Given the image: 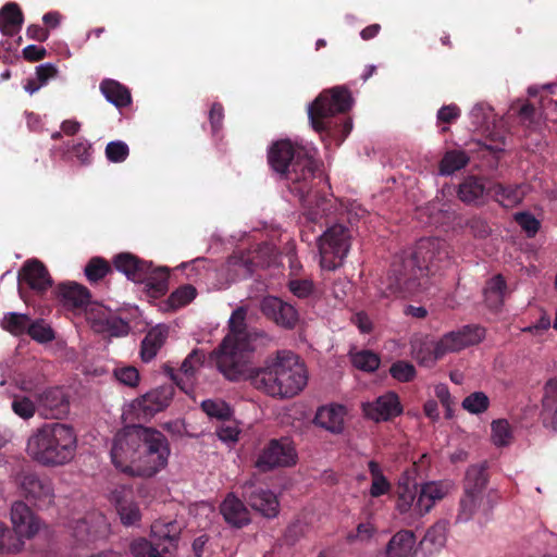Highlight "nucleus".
I'll return each mask as SVG.
<instances>
[{"label":"nucleus","mask_w":557,"mask_h":557,"mask_svg":"<svg viewBox=\"0 0 557 557\" xmlns=\"http://www.w3.org/2000/svg\"><path fill=\"white\" fill-rule=\"evenodd\" d=\"M314 153L289 139L277 140L268 150L269 165L287 182L289 191L308 209L305 218L312 223L322 218L326 203L325 198L313 191L317 181L322 180L321 164Z\"/></svg>","instance_id":"f257e3e1"},{"label":"nucleus","mask_w":557,"mask_h":557,"mask_svg":"<svg viewBox=\"0 0 557 557\" xmlns=\"http://www.w3.org/2000/svg\"><path fill=\"white\" fill-rule=\"evenodd\" d=\"M166 436L151 428L131 425L114 436L111 459L115 468L132 476L151 478L168 463Z\"/></svg>","instance_id":"f03ea898"},{"label":"nucleus","mask_w":557,"mask_h":557,"mask_svg":"<svg viewBox=\"0 0 557 557\" xmlns=\"http://www.w3.org/2000/svg\"><path fill=\"white\" fill-rule=\"evenodd\" d=\"M250 380L251 385L272 397L290 398L307 385L308 374L304 362L289 350H278L275 356L267 358L263 367L247 370L242 380Z\"/></svg>","instance_id":"7ed1b4c3"},{"label":"nucleus","mask_w":557,"mask_h":557,"mask_svg":"<svg viewBox=\"0 0 557 557\" xmlns=\"http://www.w3.org/2000/svg\"><path fill=\"white\" fill-rule=\"evenodd\" d=\"M246 311L238 308L230 319V333L219 347L212 351L211 359L230 381L242 380L250 363L251 354L270 338L263 332L248 331L245 325Z\"/></svg>","instance_id":"20e7f679"},{"label":"nucleus","mask_w":557,"mask_h":557,"mask_svg":"<svg viewBox=\"0 0 557 557\" xmlns=\"http://www.w3.org/2000/svg\"><path fill=\"white\" fill-rule=\"evenodd\" d=\"M444 246L445 243L438 238H421L409 255L395 260L388 274L389 294L404 298L417 294L421 280L447 256Z\"/></svg>","instance_id":"39448f33"},{"label":"nucleus","mask_w":557,"mask_h":557,"mask_svg":"<svg viewBox=\"0 0 557 557\" xmlns=\"http://www.w3.org/2000/svg\"><path fill=\"white\" fill-rule=\"evenodd\" d=\"M77 450V435L73 426L60 423H45L27 440L26 451L44 467H61L70 463Z\"/></svg>","instance_id":"423d86ee"},{"label":"nucleus","mask_w":557,"mask_h":557,"mask_svg":"<svg viewBox=\"0 0 557 557\" xmlns=\"http://www.w3.org/2000/svg\"><path fill=\"white\" fill-rule=\"evenodd\" d=\"M352 103L354 99L347 87L324 89L308 107V119L312 128L320 134L333 133L338 126L333 119L348 112Z\"/></svg>","instance_id":"0eeeda50"},{"label":"nucleus","mask_w":557,"mask_h":557,"mask_svg":"<svg viewBox=\"0 0 557 557\" xmlns=\"http://www.w3.org/2000/svg\"><path fill=\"white\" fill-rule=\"evenodd\" d=\"M352 232L341 223L330 226L319 236L320 264L322 269L333 271L343 264L350 245Z\"/></svg>","instance_id":"6e6552de"},{"label":"nucleus","mask_w":557,"mask_h":557,"mask_svg":"<svg viewBox=\"0 0 557 557\" xmlns=\"http://www.w3.org/2000/svg\"><path fill=\"white\" fill-rule=\"evenodd\" d=\"M20 495L38 509H47L54 504V487L50 478L35 471L23 470L15 476Z\"/></svg>","instance_id":"1a4fd4ad"},{"label":"nucleus","mask_w":557,"mask_h":557,"mask_svg":"<svg viewBox=\"0 0 557 557\" xmlns=\"http://www.w3.org/2000/svg\"><path fill=\"white\" fill-rule=\"evenodd\" d=\"M499 499L500 495L495 490L487 491L485 495L462 493L455 522L467 523L475 518L480 525L487 524Z\"/></svg>","instance_id":"9d476101"},{"label":"nucleus","mask_w":557,"mask_h":557,"mask_svg":"<svg viewBox=\"0 0 557 557\" xmlns=\"http://www.w3.org/2000/svg\"><path fill=\"white\" fill-rule=\"evenodd\" d=\"M297 454L288 438L271 440L262 449L256 467L265 472L276 467H289L296 463Z\"/></svg>","instance_id":"9b49d317"},{"label":"nucleus","mask_w":557,"mask_h":557,"mask_svg":"<svg viewBox=\"0 0 557 557\" xmlns=\"http://www.w3.org/2000/svg\"><path fill=\"white\" fill-rule=\"evenodd\" d=\"M206 361V354L201 349H194L181 364L176 371L170 364L163 366V372L171 381L180 387L183 392L188 393L193 389L198 371L202 368Z\"/></svg>","instance_id":"f8f14e48"},{"label":"nucleus","mask_w":557,"mask_h":557,"mask_svg":"<svg viewBox=\"0 0 557 557\" xmlns=\"http://www.w3.org/2000/svg\"><path fill=\"white\" fill-rule=\"evenodd\" d=\"M173 384L174 383L172 382L170 384L161 385L146 393L140 398H137L133 404L137 418L147 420L168 408L175 393Z\"/></svg>","instance_id":"ddd939ff"},{"label":"nucleus","mask_w":557,"mask_h":557,"mask_svg":"<svg viewBox=\"0 0 557 557\" xmlns=\"http://www.w3.org/2000/svg\"><path fill=\"white\" fill-rule=\"evenodd\" d=\"M243 498L255 511L267 519H273L280 512L277 496L269 488L252 482H246L243 485Z\"/></svg>","instance_id":"4468645a"},{"label":"nucleus","mask_w":557,"mask_h":557,"mask_svg":"<svg viewBox=\"0 0 557 557\" xmlns=\"http://www.w3.org/2000/svg\"><path fill=\"white\" fill-rule=\"evenodd\" d=\"M110 500L114 504L123 525L135 527L139 524L141 520V511L134 499V491L131 485H116L110 492Z\"/></svg>","instance_id":"2eb2a0df"},{"label":"nucleus","mask_w":557,"mask_h":557,"mask_svg":"<svg viewBox=\"0 0 557 557\" xmlns=\"http://www.w3.org/2000/svg\"><path fill=\"white\" fill-rule=\"evenodd\" d=\"M18 293L24 299V285L36 294H44L52 286V278L46 265L37 260H27L18 272Z\"/></svg>","instance_id":"dca6fc26"},{"label":"nucleus","mask_w":557,"mask_h":557,"mask_svg":"<svg viewBox=\"0 0 557 557\" xmlns=\"http://www.w3.org/2000/svg\"><path fill=\"white\" fill-rule=\"evenodd\" d=\"M364 416L375 422L389 421L403 413L399 397L394 392L385 393L375 400L362 405Z\"/></svg>","instance_id":"f3484780"},{"label":"nucleus","mask_w":557,"mask_h":557,"mask_svg":"<svg viewBox=\"0 0 557 557\" xmlns=\"http://www.w3.org/2000/svg\"><path fill=\"white\" fill-rule=\"evenodd\" d=\"M262 313L275 324L292 330L296 326L299 315L297 310L281 298L269 296L261 302Z\"/></svg>","instance_id":"a211bd4d"},{"label":"nucleus","mask_w":557,"mask_h":557,"mask_svg":"<svg viewBox=\"0 0 557 557\" xmlns=\"http://www.w3.org/2000/svg\"><path fill=\"white\" fill-rule=\"evenodd\" d=\"M450 484L446 481H430L420 485L414 504V517L429 513L436 502L442 500L449 492Z\"/></svg>","instance_id":"6ab92c4d"},{"label":"nucleus","mask_w":557,"mask_h":557,"mask_svg":"<svg viewBox=\"0 0 557 557\" xmlns=\"http://www.w3.org/2000/svg\"><path fill=\"white\" fill-rule=\"evenodd\" d=\"M11 522L13 533L23 539L33 537L39 530L38 519L23 500H16L11 506Z\"/></svg>","instance_id":"aec40b11"},{"label":"nucleus","mask_w":557,"mask_h":557,"mask_svg":"<svg viewBox=\"0 0 557 557\" xmlns=\"http://www.w3.org/2000/svg\"><path fill=\"white\" fill-rule=\"evenodd\" d=\"M224 521L234 529H243L251 522L250 512L234 493H227L219 507Z\"/></svg>","instance_id":"412c9836"},{"label":"nucleus","mask_w":557,"mask_h":557,"mask_svg":"<svg viewBox=\"0 0 557 557\" xmlns=\"http://www.w3.org/2000/svg\"><path fill=\"white\" fill-rule=\"evenodd\" d=\"M39 407L46 418L61 419L70 410V401L61 387H50L38 397Z\"/></svg>","instance_id":"4be33fe9"},{"label":"nucleus","mask_w":557,"mask_h":557,"mask_svg":"<svg viewBox=\"0 0 557 557\" xmlns=\"http://www.w3.org/2000/svg\"><path fill=\"white\" fill-rule=\"evenodd\" d=\"M527 191L528 186L524 184L493 183L488 186L487 195L503 208L510 209L522 202Z\"/></svg>","instance_id":"5701e85b"},{"label":"nucleus","mask_w":557,"mask_h":557,"mask_svg":"<svg viewBox=\"0 0 557 557\" xmlns=\"http://www.w3.org/2000/svg\"><path fill=\"white\" fill-rule=\"evenodd\" d=\"M488 186L482 177L469 175L458 185L457 197L467 206L481 207L486 203Z\"/></svg>","instance_id":"b1692460"},{"label":"nucleus","mask_w":557,"mask_h":557,"mask_svg":"<svg viewBox=\"0 0 557 557\" xmlns=\"http://www.w3.org/2000/svg\"><path fill=\"white\" fill-rule=\"evenodd\" d=\"M91 327L96 333L110 337H121L129 333V324L116 314L100 310L90 318Z\"/></svg>","instance_id":"393cba45"},{"label":"nucleus","mask_w":557,"mask_h":557,"mask_svg":"<svg viewBox=\"0 0 557 557\" xmlns=\"http://www.w3.org/2000/svg\"><path fill=\"white\" fill-rule=\"evenodd\" d=\"M541 405L540 416L543 425L557 432V377L545 382Z\"/></svg>","instance_id":"a878e982"},{"label":"nucleus","mask_w":557,"mask_h":557,"mask_svg":"<svg viewBox=\"0 0 557 557\" xmlns=\"http://www.w3.org/2000/svg\"><path fill=\"white\" fill-rule=\"evenodd\" d=\"M508 293V285L505 277L502 274L492 276L486 281L483 288V297L486 308L494 313L502 311Z\"/></svg>","instance_id":"bb28decb"},{"label":"nucleus","mask_w":557,"mask_h":557,"mask_svg":"<svg viewBox=\"0 0 557 557\" xmlns=\"http://www.w3.org/2000/svg\"><path fill=\"white\" fill-rule=\"evenodd\" d=\"M150 263L131 252H121L113 259L114 268L117 271L124 273L128 280L138 283L146 277Z\"/></svg>","instance_id":"cd10ccee"},{"label":"nucleus","mask_w":557,"mask_h":557,"mask_svg":"<svg viewBox=\"0 0 557 557\" xmlns=\"http://www.w3.org/2000/svg\"><path fill=\"white\" fill-rule=\"evenodd\" d=\"M150 263L131 252H121L113 259L114 268L117 271L124 273L128 280L138 283L146 277Z\"/></svg>","instance_id":"c85d7f7f"},{"label":"nucleus","mask_w":557,"mask_h":557,"mask_svg":"<svg viewBox=\"0 0 557 557\" xmlns=\"http://www.w3.org/2000/svg\"><path fill=\"white\" fill-rule=\"evenodd\" d=\"M416 471V463H413L412 468L405 472L404 478L398 483L396 509L400 515L411 512V516L414 517L413 508L418 497V490L416 483L410 486L409 480L413 479Z\"/></svg>","instance_id":"c756f323"},{"label":"nucleus","mask_w":557,"mask_h":557,"mask_svg":"<svg viewBox=\"0 0 557 557\" xmlns=\"http://www.w3.org/2000/svg\"><path fill=\"white\" fill-rule=\"evenodd\" d=\"M344 406L321 407L315 413L314 423L334 434H339L344 430Z\"/></svg>","instance_id":"7c9ffc66"},{"label":"nucleus","mask_w":557,"mask_h":557,"mask_svg":"<svg viewBox=\"0 0 557 557\" xmlns=\"http://www.w3.org/2000/svg\"><path fill=\"white\" fill-rule=\"evenodd\" d=\"M487 468L485 461L470 466L466 471L462 493L485 495L488 484Z\"/></svg>","instance_id":"2f4dec72"},{"label":"nucleus","mask_w":557,"mask_h":557,"mask_svg":"<svg viewBox=\"0 0 557 557\" xmlns=\"http://www.w3.org/2000/svg\"><path fill=\"white\" fill-rule=\"evenodd\" d=\"M99 89L104 98L117 109L126 108L132 103L131 90L115 79H102Z\"/></svg>","instance_id":"473e14b6"},{"label":"nucleus","mask_w":557,"mask_h":557,"mask_svg":"<svg viewBox=\"0 0 557 557\" xmlns=\"http://www.w3.org/2000/svg\"><path fill=\"white\" fill-rule=\"evenodd\" d=\"M146 277L139 283H144L149 296L159 298L165 295L169 287L170 272L166 268H153L152 262L150 263Z\"/></svg>","instance_id":"72a5a7b5"},{"label":"nucleus","mask_w":557,"mask_h":557,"mask_svg":"<svg viewBox=\"0 0 557 557\" xmlns=\"http://www.w3.org/2000/svg\"><path fill=\"white\" fill-rule=\"evenodd\" d=\"M24 16L20 7L14 2L4 4L0 10V32L4 36H14L23 25Z\"/></svg>","instance_id":"f704fd0d"},{"label":"nucleus","mask_w":557,"mask_h":557,"mask_svg":"<svg viewBox=\"0 0 557 557\" xmlns=\"http://www.w3.org/2000/svg\"><path fill=\"white\" fill-rule=\"evenodd\" d=\"M440 343L428 339H416L411 342L412 357L424 367L433 366L444 355H440Z\"/></svg>","instance_id":"c9c22d12"},{"label":"nucleus","mask_w":557,"mask_h":557,"mask_svg":"<svg viewBox=\"0 0 557 557\" xmlns=\"http://www.w3.org/2000/svg\"><path fill=\"white\" fill-rule=\"evenodd\" d=\"M59 295L65 306L76 309L86 307L90 300L88 288L75 282L61 284Z\"/></svg>","instance_id":"e433bc0d"},{"label":"nucleus","mask_w":557,"mask_h":557,"mask_svg":"<svg viewBox=\"0 0 557 557\" xmlns=\"http://www.w3.org/2000/svg\"><path fill=\"white\" fill-rule=\"evenodd\" d=\"M414 544L416 536L412 531H398L387 543L386 557H410Z\"/></svg>","instance_id":"4c0bfd02"},{"label":"nucleus","mask_w":557,"mask_h":557,"mask_svg":"<svg viewBox=\"0 0 557 557\" xmlns=\"http://www.w3.org/2000/svg\"><path fill=\"white\" fill-rule=\"evenodd\" d=\"M168 336L166 330L154 327L144 337L140 346V356L143 361H151L165 343Z\"/></svg>","instance_id":"58836bf2"},{"label":"nucleus","mask_w":557,"mask_h":557,"mask_svg":"<svg viewBox=\"0 0 557 557\" xmlns=\"http://www.w3.org/2000/svg\"><path fill=\"white\" fill-rule=\"evenodd\" d=\"M151 539L158 545H169V553L176 548L180 540L176 523L171 521L168 523L154 522L151 525Z\"/></svg>","instance_id":"ea45409f"},{"label":"nucleus","mask_w":557,"mask_h":557,"mask_svg":"<svg viewBox=\"0 0 557 557\" xmlns=\"http://www.w3.org/2000/svg\"><path fill=\"white\" fill-rule=\"evenodd\" d=\"M32 319L28 314L17 312L4 313L0 326L13 336H23L27 333Z\"/></svg>","instance_id":"a19ab883"},{"label":"nucleus","mask_w":557,"mask_h":557,"mask_svg":"<svg viewBox=\"0 0 557 557\" xmlns=\"http://www.w3.org/2000/svg\"><path fill=\"white\" fill-rule=\"evenodd\" d=\"M469 161L470 158L463 150H448L440 162V173L442 175H451L467 166Z\"/></svg>","instance_id":"79ce46f5"},{"label":"nucleus","mask_w":557,"mask_h":557,"mask_svg":"<svg viewBox=\"0 0 557 557\" xmlns=\"http://www.w3.org/2000/svg\"><path fill=\"white\" fill-rule=\"evenodd\" d=\"M129 548L135 557H164V554H169V545L160 546L152 539L151 541L144 537L134 540Z\"/></svg>","instance_id":"37998d69"},{"label":"nucleus","mask_w":557,"mask_h":557,"mask_svg":"<svg viewBox=\"0 0 557 557\" xmlns=\"http://www.w3.org/2000/svg\"><path fill=\"white\" fill-rule=\"evenodd\" d=\"M368 469L372 476L370 495L376 498L387 494L391 491L392 485L386 479V476L383 474L380 465L376 461L371 460L368 463Z\"/></svg>","instance_id":"c03bdc74"},{"label":"nucleus","mask_w":557,"mask_h":557,"mask_svg":"<svg viewBox=\"0 0 557 557\" xmlns=\"http://www.w3.org/2000/svg\"><path fill=\"white\" fill-rule=\"evenodd\" d=\"M351 363L358 370L364 372H374L379 369L381 359L379 355L372 350L362 349L351 354Z\"/></svg>","instance_id":"a18cd8bd"},{"label":"nucleus","mask_w":557,"mask_h":557,"mask_svg":"<svg viewBox=\"0 0 557 557\" xmlns=\"http://www.w3.org/2000/svg\"><path fill=\"white\" fill-rule=\"evenodd\" d=\"M85 275L90 283H97L112 272L110 263L101 257H92L85 267Z\"/></svg>","instance_id":"49530a36"},{"label":"nucleus","mask_w":557,"mask_h":557,"mask_svg":"<svg viewBox=\"0 0 557 557\" xmlns=\"http://www.w3.org/2000/svg\"><path fill=\"white\" fill-rule=\"evenodd\" d=\"M23 546L24 541L15 535L3 522H0V553H20Z\"/></svg>","instance_id":"de8ad7c7"},{"label":"nucleus","mask_w":557,"mask_h":557,"mask_svg":"<svg viewBox=\"0 0 557 557\" xmlns=\"http://www.w3.org/2000/svg\"><path fill=\"white\" fill-rule=\"evenodd\" d=\"M26 334L40 344L50 343L55 338L54 331L42 319L32 320Z\"/></svg>","instance_id":"09e8293b"},{"label":"nucleus","mask_w":557,"mask_h":557,"mask_svg":"<svg viewBox=\"0 0 557 557\" xmlns=\"http://www.w3.org/2000/svg\"><path fill=\"white\" fill-rule=\"evenodd\" d=\"M202 411L210 418L227 420L232 416L230 406L221 399H206L201 403Z\"/></svg>","instance_id":"8fccbe9b"},{"label":"nucleus","mask_w":557,"mask_h":557,"mask_svg":"<svg viewBox=\"0 0 557 557\" xmlns=\"http://www.w3.org/2000/svg\"><path fill=\"white\" fill-rule=\"evenodd\" d=\"M196 295V288L193 285L186 284L172 292L168 302L172 309H178L191 302Z\"/></svg>","instance_id":"3c124183"},{"label":"nucleus","mask_w":557,"mask_h":557,"mask_svg":"<svg viewBox=\"0 0 557 557\" xmlns=\"http://www.w3.org/2000/svg\"><path fill=\"white\" fill-rule=\"evenodd\" d=\"M490 407V399L483 392H473L462 400V408L470 413L480 414Z\"/></svg>","instance_id":"603ef678"},{"label":"nucleus","mask_w":557,"mask_h":557,"mask_svg":"<svg viewBox=\"0 0 557 557\" xmlns=\"http://www.w3.org/2000/svg\"><path fill=\"white\" fill-rule=\"evenodd\" d=\"M389 374L394 380L407 383L414 380L417 370L411 362L397 360L389 367Z\"/></svg>","instance_id":"864d4df0"},{"label":"nucleus","mask_w":557,"mask_h":557,"mask_svg":"<svg viewBox=\"0 0 557 557\" xmlns=\"http://www.w3.org/2000/svg\"><path fill=\"white\" fill-rule=\"evenodd\" d=\"M458 331L465 344V348L480 344L485 338L486 335L485 327L479 324L463 325Z\"/></svg>","instance_id":"5fc2aeb1"},{"label":"nucleus","mask_w":557,"mask_h":557,"mask_svg":"<svg viewBox=\"0 0 557 557\" xmlns=\"http://www.w3.org/2000/svg\"><path fill=\"white\" fill-rule=\"evenodd\" d=\"M492 440L496 446H506L512 438V433L508 421L504 419L492 422Z\"/></svg>","instance_id":"6e6d98bb"},{"label":"nucleus","mask_w":557,"mask_h":557,"mask_svg":"<svg viewBox=\"0 0 557 557\" xmlns=\"http://www.w3.org/2000/svg\"><path fill=\"white\" fill-rule=\"evenodd\" d=\"M440 355L456 352L465 349V344L461 339L459 331L446 333L440 341Z\"/></svg>","instance_id":"4d7b16f0"},{"label":"nucleus","mask_w":557,"mask_h":557,"mask_svg":"<svg viewBox=\"0 0 557 557\" xmlns=\"http://www.w3.org/2000/svg\"><path fill=\"white\" fill-rule=\"evenodd\" d=\"M11 408L16 416L24 420L33 418L36 412L34 401L26 396H14Z\"/></svg>","instance_id":"13d9d810"},{"label":"nucleus","mask_w":557,"mask_h":557,"mask_svg":"<svg viewBox=\"0 0 557 557\" xmlns=\"http://www.w3.org/2000/svg\"><path fill=\"white\" fill-rule=\"evenodd\" d=\"M104 153L110 162L121 163L129 156V148L124 141L114 140L107 145Z\"/></svg>","instance_id":"bf43d9fd"},{"label":"nucleus","mask_w":557,"mask_h":557,"mask_svg":"<svg viewBox=\"0 0 557 557\" xmlns=\"http://www.w3.org/2000/svg\"><path fill=\"white\" fill-rule=\"evenodd\" d=\"M376 528L370 522H361L357 525L355 531L347 533L346 542L349 544L356 542H367L375 534Z\"/></svg>","instance_id":"052dcab7"},{"label":"nucleus","mask_w":557,"mask_h":557,"mask_svg":"<svg viewBox=\"0 0 557 557\" xmlns=\"http://www.w3.org/2000/svg\"><path fill=\"white\" fill-rule=\"evenodd\" d=\"M67 147L69 152L76 157L81 164H90L91 144L87 139L81 138L77 143H74L71 146L67 145Z\"/></svg>","instance_id":"680f3d73"},{"label":"nucleus","mask_w":557,"mask_h":557,"mask_svg":"<svg viewBox=\"0 0 557 557\" xmlns=\"http://www.w3.org/2000/svg\"><path fill=\"white\" fill-rule=\"evenodd\" d=\"M515 221L518 225L528 233V235L534 236L540 230V222L530 212H518L515 214Z\"/></svg>","instance_id":"e2e57ef3"},{"label":"nucleus","mask_w":557,"mask_h":557,"mask_svg":"<svg viewBox=\"0 0 557 557\" xmlns=\"http://www.w3.org/2000/svg\"><path fill=\"white\" fill-rule=\"evenodd\" d=\"M114 376L122 384L135 387L139 382V373L134 367H123L114 370Z\"/></svg>","instance_id":"0e129e2a"},{"label":"nucleus","mask_w":557,"mask_h":557,"mask_svg":"<svg viewBox=\"0 0 557 557\" xmlns=\"http://www.w3.org/2000/svg\"><path fill=\"white\" fill-rule=\"evenodd\" d=\"M471 234L478 238H485L490 235L491 228L485 220L480 216H472L466 222Z\"/></svg>","instance_id":"69168bd1"},{"label":"nucleus","mask_w":557,"mask_h":557,"mask_svg":"<svg viewBox=\"0 0 557 557\" xmlns=\"http://www.w3.org/2000/svg\"><path fill=\"white\" fill-rule=\"evenodd\" d=\"M288 288L298 298H307L313 293V283L310 280H290Z\"/></svg>","instance_id":"338daca9"},{"label":"nucleus","mask_w":557,"mask_h":557,"mask_svg":"<svg viewBox=\"0 0 557 557\" xmlns=\"http://www.w3.org/2000/svg\"><path fill=\"white\" fill-rule=\"evenodd\" d=\"M520 122L528 128H534L539 124L536 109L533 104L527 102L518 111Z\"/></svg>","instance_id":"774afa93"}]
</instances>
